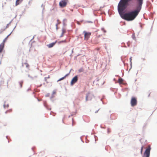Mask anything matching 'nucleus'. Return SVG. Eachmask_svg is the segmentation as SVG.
Wrapping results in <instances>:
<instances>
[{"label": "nucleus", "instance_id": "nucleus-6", "mask_svg": "<svg viewBox=\"0 0 157 157\" xmlns=\"http://www.w3.org/2000/svg\"><path fill=\"white\" fill-rule=\"evenodd\" d=\"M78 80V77L77 76H75L72 79L71 82V85H73V84L76 82Z\"/></svg>", "mask_w": 157, "mask_h": 157}, {"label": "nucleus", "instance_id": "nucleus-8", "mask_svg": "<svg viewBox=\"0 0 157 157\" xmlns=\"http://www.w3.org/2000/svg\"><path fill=\"white\" fill-rule=\"evenodd\" d=\"M4 47V45L3 44V43H2L0 44V53L2 52Z\"/></svg>", "mask_w": 157, "mask_h": 157}, {"label": "nucleus", "instance_id": "nucleus-1", "mask_svg": "<svg viewBox=\"0 0 157 157\" xmlns=\"http://www.w3.org/2000/svg\"><path fill=\"white\" fill-rule=\"evenodd\" d=\"M144 0H121L118 10L121 17L127 21L134 20L140 11Z\"/></svg>", "mask_w": 157, "mask_h": 157}, {"label": "nucleus", "instance_id": "nucleus-5", "mask_svg": "<svg viewBox=\"0 0 157 157\" xmlns=\"http://www.w3.org/2000/svg\"><path fill=\"white\" fill-rule=\"evenodd\" d=\"M151 149L150 147L149 146L146 149L144 153V157H149Z\"/></svg>", "mask_w": 157, "mask_h": 157}, {"label": "nucleus", "instance_id": "nucleus-16", "mask_svg": "<svg viewBox=\"0 0 157 157\" xmlns=\"http://www.w3.org/2000/svg\"><path fill=\"white\" fill-rule=\"evenodd\" d=\"M66 42H66V40H63L59 41V42L58 43L60 44V43H66Z\"/></svg>", "mask_w": 157, "mask_h": 157}, {"label": "nucleus", "instance_id": "nucleus-13", "mask_svg": "<svg viewBox=\"0 0 157 157\" xmlns=\"http://www.w3.org/2000/svg\"><path fill=\"white\" fill-rule=\"evenodd\" d=\"M23 83V82L22 81H20L19 82V85L20 88H21L22 87Z\"/></svg>", "mask_w": 157, "mask_h": 157}, {"label": "nucleus", "instance_id": "nucleus-21", "mask_svg": "<svg viewBox=\"0 0 157 157\" xmlns=\"http://www.w3.org/2000/svg\"><path fill=\"white\" fill-rule=\"evenodd\" d=\"M130 60H132L131 58H130Z\"/></svg>", "mask_w": 157, "mask_h": 157}, {"label": "nucleus", "instance_id": "nucleus-11", "mask_svg": "<svg viewBox=\"0 0 157 157\" xmlns=\"http://www.w3.org/2000/svg\"><path fill=\"white\" fill-rule=\"evenodd\" d=\"M69 75V74H66L64 77L62 78H60V79H59L58 80V81H61V80H62L63 79H65L66 77L67 76H68Z\"/></svg>", "mask_w": 157, "mask_h": 157}, {"label": "nucleus", "instance_id": "nucleus-14", "mask_svg": "<svg viewBox=\"0 0 157 157\" xmlns=\"http://www.w3.org/2000/svg\"><path fill=\"white\" fill-rule=\"evenodd\" d=\"M84 71V69H83V68H81L79 69L78 70V72L80 73L81 72H83Z\"/></svg>", "mask_w": 157, "mask_h": 157}, {"label": "nucleus", "instance_id": "nucleus-9", "mask_svg": "<svg viewBox=\"0 0 157 157\" xmlns=\"http://www.w3.org/2000/svg\"><path fill=\"white\" fill-rule=\"evenodd\" d=\"M22 0H16L15 3V6H17L21 3Z\"/></svg>", "mask_w": 157, "mask_h": 157}, {"label": "nucleus", "instance_id": "nucleus-20", "mask_svg": "<svg viewBox=\"0 0 157 157\" xmlns=\"http://www.w3.org/2000/svg\"><path fill=\"white\" fill-rule=\"evenodd\" d=\"M56 27H57V24H56Z\"/></svg>", "mask_w": 157, "mask_h": 157}, {"label": "nucleus", "instance_id": "nucleus-17", "mask_svg": "<svg viewBox=\"0 0 157 157\" xmlns=\"http://www.w3.org/2000/svg\"><path fill=\"white\" fill-rule=\"evenodd\" d=\"M24 64L25 65L26 67H29V65L28 63H24Z\"/></svg>", "mask_w": 157, "mask_h": 157}, {"label": "nucleus", "instance_id": "nucleus-15", "mask_svg": "<svg viewBox=\"0 0 157 157\" xmlns=\"http://www.w3.org/2000/svg\"><path fill=\"white\" fill-rule=\"evenodd\" d=\"M9 36V35L8 36H7L4 40H3L2 42V43H3V44L4 45V44H5V43L6 41V39H7V38Z\"/></svg>", "mask_w": 157, "mask_h": 157}, {"label": "nucleus", "instance_id": "nucleus-7", "mask_svg": "<svg viewBox=\"0 0 157 157\" xmlns=\"http://www.w3.org/2000/svg\"><path fill=\"white\" fill-rule=\"evenodd\" d=\"M57 41H56L55 42L52 43L50 44L47 45V46L49 48H51L53 47L57 42Z\"/></svg>", "mask_w": 157, "mask_h": 157}, {"label": "nucleus", "instance_id": "nucleus-3", "mask_svg": "<svg viewBox=\"0 0 157 157\" xmlns=\"http://www.w3.org/2000/svg\"><path fill=\"white\" fill-rule=\"evenodd\" d=\"M83 33L84 35V40H86L89 39L91 34V32H87L86 31H83Z\"/></svg>", "mask_w": 157, "mask_h": 157}, {"label": "nucleus", "instance_id": "nucleus-12", "mask_svg": "<svg viewBox=\"0 0 157 157\" xmlns=\"http://www.w3.org/2000/svg\"><path fill=\"white\" fill-rule=\"evenodd\" d=\"M123 81V80L122 78H119L118 79V82L121 84L122 83Z\"/></svg>", "mask_w": 157, "mask_h": 157}, {"label": "nucleus", "instance_id": "nucleus-18", "mask_svg": "<svg viewBox=\"0 0 157 157\" xmlns=\"http://www.w3.org/2000/svg\"><path fill=\"white\" fill-rule=\"evenodd\" d=\"M143 148H144V146H142L141 147V149L140 153H141V154H142V152H143Z\"/></svg>", "mask_w": 157, "mask_h": 157}, {"label": "nucleus", "instance_id": "nucleus-10", "mask_svg": "<svg viewBox=\"0 0 157 157\" xmlns=\"http://www.w3.org/2000/svg\"><path fill=\"white\" fill-rule=\"evenodd\" d=\"M66 33V30L64 29H62V34L60 36V37H62L63 36L64 34Z\"/></svg>", "mask_w": 157, "mask_h": 157}, {"label": "nucleus", "instance_id": "nucleus-19", "mask_svg": "<svg viewBox=\"0 0 157 157\" xmlns=\"http://www.w3.org/2000/svg\"><path fill=\"white\" fill-rule=\"evenodd\" d=\"M87 98H88V96H86V101L87 100Z\"/></svg>", "mask_w": 157, "mask_h": 157}, {"label": "nucleus", "instance_id": "nucleus-2", "mask_svg": "<svg viewBox=\"0 0 157 157\" xmlns=\"http://www.w3.org/2000/svg\"><path fill=\"white\" fill-rule=\"evenodd\" d=\"M68 2V0H62L59 3V6L62 8L65 7Z\"/></svg>", "mask_w": 157, "mask_h": 157}, {"label": "nucleus", "instance_id": "nucleus-4", "mask_svg": "<svg viewBox=\"0 0 157 157\" xmlns=\"http://www.w3.org/2000/svg\"><path fill=\"white\" fill-rule=\"evenodd\" d=\"M137 102V100L136 98L133 97L131 98L130 103L132 106H134L136 105Z\"/></svg>", "mask_w": 157, "mask_h": 157}]
</instances>
